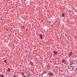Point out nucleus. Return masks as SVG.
Instances as JSON below:
<instances>
[{"instance_id":"nucleus-11","label":"nucleus","mask_w":77,"mask_h":77,"mask_svg":"<svg viewBox=\"0 0 77 77\" xmlns=\"http://www.w3.org/2000/svg\"><path fill=\"white\" fill-rule=\"evenodd\" d=\"M22 75H24H24H25V74L24 73H22Z\"/></svg>"},{"instance_id":"nucleus-17","label":"nucleus","mask_w":77,"mask_h":77,"mask_svg":"<svg viewBox=\"0 0 77 77\" xmlns=\"http://www.w3.org/2000/svg\"><path fill=\"white\" fill-rule=\"evenodd\" d=\"M31 65H32V64L31 63Z\"/></svg>"},{"instance_id":"nucleus-20","label":"nucleus","mask_w":77,"mask_h":77,"mask_svg":"<svg viewBox=\"0 0 77 77\" xmlns=\"http://www.w3.org/2000/svg\"><path fill=\"white\" fill-rule=\"evenodd\" d=\"M25 0V1H26V0Z\"/></svg>"},{"instance_id":"nucleus-21","label":"nucleus","mask_w":77,"mask_h":77,"mask_svg":"<svg viewBox=\"0 0 77 77\" xmlns=\"http://www.w3.org/2000/svg\"><path fill=\"white\" fill-rule=\"evenodd\" d=\"M50 23H51V21H50Z\"/></svg>"},{"instance_id":"nucleus-23","label":"nucleus","mask_w":77,"mask_h":77,"mask_svg":"<svg viewBox=\"0 0 77 77\" xmlns=\"http://www.w3.org/2000/svg\"><path fill=\"white\" fill-rule=\"evenodd\" d=\"M14 3H15V2H14Z\"/></svg>"},{"instance_id":"nucleus-14","label":"nucleus","mask_w":77,"mask_h":77,"mask_svg":"<svg viewBox=\"0 0 77 77\" xmlns=\"http://www.w3.org/2000/svg\"><path fill=\"white\" fill-rule=\"evenodd\" d=\"M13 77H17V76H16V75H14V76H13Z\"/></svg>"},{"instance_id":"nucleus-19","label":"nucleus","mask_w":77,"mask_h":77,"mask_svg":"<svg viewBox=\"0 0 77 77\" xmlns=\"http://www.w3.org/2000/svg\"><path fill=\"white\" fill-rule=\"evenodd\" d=\"M50 62H51V63H52V62H51V61H50Z\"/></svg>"},{"instance_id":"nucleus-22","label":"nucleus","mask_w":77,"mask_h":77,"mask_svg":"<svg viewBox=\"0 0 77 77\" xmlns=\"http://www.w3.org/2000/svg\"><path fill=\"white\" fill-rule=\"evenodd\" d=\"M69 11V12H70L71 11Z\"/></svg>"},{"instance_id":"nucleus-12","label":"nucleus","mask_w":77,"mask_h":77,"mask_svg":"<svg viewBox=\"0 0 77 77\" xmlns=\"http://www.w3.org/2000/svg\"><path fill=\"white\" fill-rule=\"evenodd\" d=\"M4 62H5V63H7V61H6V60H5L4 61Z\"/></svg>"},{"instance_id":"nucleus-13","label":"nucleus","mask_w":77,"mask_h":77,"mask_svg":"<svg viewBox=\"0 0 77 77\" xmlns=\"http://www.w3.org/2000/svg\"><path fill=\"white\" fill-rule=\"evenodd\" d=\"M64 77H68V76H65Z\"/></svg>"},{"instance_id":"nucleus-18","label":"nucleus","mask_w":77,"mask_h":77,"mask_svg":"<svg viewBox=\"0 0 77 77\" xmlns=\"http://www.w3.org/2000/svg\"><path fill=\"white\" fill-rule=\"evenodd\" d=\"M63 63L64 62L63 60Z\"/></svg>"},{"instance_id":"nucleus-3","label":"nucleus","mask_w":77,"mask_h":77,"mask_svg":"<svg viewBox=\"0 0 77 77\" xmlns=\"http://www.w3.org/2000/svg\"><path fill=\"white\" fill-rule=\"evenodd\" d=\"M25 75H26V77H30V74H25Z\"/></svg>"},{"instance_id":"nucleus-1","label":"nucleus","mask_w":77,"mask_h":77,"mask_svg":"<svg viewBox=\"0 0 77 77\" xmlns=\"http://www.w3.org/2000/svg\"><path fill=\"white\" fill-rule=\"evenodd\" d=\"M48 74L49 75H53V73H51L50 72H49V73H48Z\"/></svg>"},{"instance_id":"nucleus-5","label":"nucleus","mask_w":77,"mask_h":77,"mask_svg":"<svg viewBox=\"0 0 77 77\" xmlns=\"http://www.w3.org/2000/svg\"><path fill=\"white\" fill-rule=\"evenodd\" d=\"M72 52H70V53L69 54V56H71V55H72Z\"/></svg>"},{"instance_id":"nucleus-16","label":"nucleus","mask_w":77,"mask_h":77,"mask_svg":"<svg viewBox=\"0 0 77 77\" xmlns=\"http://www.w3.org/2000/svg\"><path fill=\"white\" fill-rule=\"evenodd\" d=\"M66 34V36H67V35H66V34Z\"/></svg>"},{"instance_id":"nucleus-2","label":"nucleus","mask_w":77,"mask_h":77,"mask_svg":"<svg viewBox=\"0 0 77 77\" xmlns=\"http://www.w3.org/2000/svg\"><path fill=\"white\" fill-rule=\"evenodd\" d=\"M54 55H56L57 54V52H56V51H54Z\"/></svg>"},{"instance_id":"nucleus-15","label":"nucleus","mask_w":77,"mask_h":77,"mask_svg":"<svg viewBox=\"0 0 77 77\" xmlns=\"http://www.w3.org/2000/svg\"><path fill=\"white\" fill-rule=\"evenodd\" d=\"M23 28H24V26H22Z\"/></svg>"},{"instance_id":"nucleus-8","label":"nucleus","mask_w":77,"mask_h":77,"mask_svg":"<svg viewBox=\"0 0 77 77\" xmlns=\"http://www.w3.org/2000/svg\"><path fill=\"white\" fill-rule=\"evenodd\" d=\"M39 77H44V76H43V75L42 74H41L39 76Z\"/></svg>"},{"instance_id":"nucleus-9","label":"nucleus","mask_w":77,"mask_h":77,"mask_svg":"<svg viewBox=\"0 0 77 77\" xmlns=\"http://www.w3.org/2000/svg\"><path fill=\"white\" fill-rule=\"evenodd\" d=\"M0 77H5V76L3 75H1L0 76Z\"/></svg>"},{"instance_id":"nucleus-10","label":"nucleus","mask_w":77,"mask_h":77,"mask_svg":"<svg viewBox=\"0 0 77 77\" xmlns=\"http://www.w3.org/2000/svg\"><path fill=\"white\" fill-rule=\"evenodd\" d=\"M11 71V69H9V68H8V72H9V71Z\"/></svg>"},{"instance_id":"nucleus-7","label":"nucleus","mask_w":77,"mask_h":77,"mask_svg":"<svg viewBox=\"0 0 77 77\" xmlns=\"http://www.w3.org/2000/svg\"><path fill=\"white\" fill-rule=\"evenodd\" d=\"M65 13H64L62 14V16L63 17H65Z\"/></svg>"},{"instance_id":"nucleus-4","label":"nucleus","mask_w":77,"mask_h":77,"mask_svg":"<svg viewBox=\"0 0 77 77\" xmlns=\"http://www.w3.org/2000/svg\"><path fill=\"white\" fill-rule=\"evenodd\" d=\"M75 63H74L73 62H72L70 63V65H72L73 64H75Z\"/></svg>"},{"instance_id":"nucleus-6","label":"nucleus","mask_w":77,"mask_h":77,"mask_svg":"<svg viewBox=\"0 0 77 77\" xmlns=\"http://www.w3.org/2000/svg\"><path fill=\"white\" fill-rule=\"evenodd\" d=\"M40 36L41 38L43 39V37H42V35L41 34L40 35Z\"/></svg>"}]
</instances>
